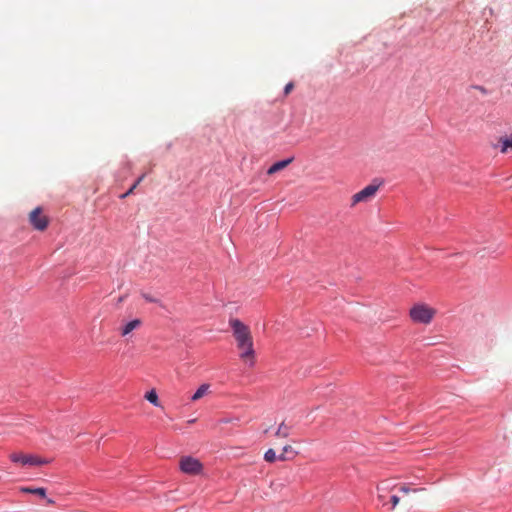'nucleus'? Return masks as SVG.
<instances>
[{
	"instance_id": "0eeeda50",
	"label": "nucleus",
	"mask_w": 512,
	"mask_h": 512,
	"mask_svg": "<svg viewBox=\"0 0 512 512\" xmlns=\"http://www.w3.org/2000/svg\"><path fill=\"white\" fill-rule=\"evenodd\" d=\"M240 350L239 357L245 363L249 365V367H253L255 364V350L253 347V340L243 343L240 346H237Z\"/></svg>"
},
{
	"instance_id": "f257e3e1",
	"label": "nucleus",
	"mask_w": 512,
	"mask_h": 512,
	"mask_svg": "<svg viewBox=\"0 0 512 512\" xmlns=\"http://www.w3.org/2000/svg\"><path fill=\"white\" fill-rule=\"evenodd\" d=\"M409 314L413 322L427 325L433 320L436 310L426 304H416Z\"/></svg>"
},
{
	"instance_id": "2eb2a0df",
	"label": "nucleus",
	"mask_w": 512,
	"mask_h": 512,
	"mask_svg": "<svg viewBox=\"0 0 512 512\" xmlns=\"http://www.w3.org/2000/svg\"><path fill=\"white\" fill-rule=\"evenodd\" d=\"M144 178H145V174H142L136 180V182L133 185H131L130 189L126 193L121 195V198H126L127 196L131 195L134 192V190L136 189V187L143 181Z\"/></svg>"
},
{
	"instance_id": "f3484780",
	"label": "nucleus",
	"mask_w": 512,
	"mask_h": 512,
	"mask_svg": "<svg viewBox=\"0 0 512 512\" xmlns=\"http://www.w3.org/2000/svg\"><path fill=\"white\" fill-rule=\"evenodd\" d=\"M292 451H293L292 446H290V445L284 446L283 453L278 457V459L281 460V461L287 460V457L285 456V454H287L289 452H292Z\"/></svg>"
},
{
	"instance_id": "4be33fe9",
	"label": "nucleus",
	"mask_w": 512,
	"mask_h": 512,
	"mask_svg": "<svg viewBox=\"0 0 512 512\" xmlns=\"http://www.w3.org/2000/svg\"><path fill=\"white\" fill-rule=\"evenodd\" d=\"M48 503H49V504H53V503H54V501H53V500H51V499H49V500H48Z\"/></svg>"
},
{
	"instance_id": "aec40b11",
	"label": "nucleus",
	"mask_w": 512,
	"mask_h": 512,
	"mask_svg": "<svg viewBox=\"0 0 512 512\" xmlns=\"http://www.w3.org/2000/svg\"><path fill=\"white\" fill-rule=\"evenodd\" d=\"M400 491H402L405 494H408L410 492V489L407 485L404 484L400 487Z\"/></svg>"
},
{
	"instance_id": "6e6552de",
	"label": "nucleus",
	"mask_w": 512,
	"mask_h": 512,
	"mask_svg": "<svg viewBox=\"0 0 512 512\" xmlns=\"http://www.w3.org/2000/svg\"><path fill=\"white\" fill-rule=\"evenodd\" d=\"M142 325V321L140 319H134L129 321L125 325L120 328L121 336L125 337L132 333L135 329H138Z\"/></svg>"
},
{
	"instance_id": "6ab92c4d",
	"label": "nucleus",
	"mask_w": 512,
	"mask_h": 512,
	"mask_svg": "<svg viewBox=\"0 0 512 512\" xmlns=\"http://www.w3.org/2000/svg\"><path fill=\"white\" fill-rule=\"evenodd\" d=\"M399 501H400V499H399V497H398V496L393 495V496L391 497V502H392V504H393V507H396V505H398Z\"/></svg>"
},
{
	"instance_id": "1a4fd4ad",
	"label": "nucleus",
	"mask_w": 512,
	"mask_h": 512,
	"mask_svg": "<svg viewBox=\"0 0 512 512\" xmlns=\"http://www.w3.org/2000/svg\"><path fill=\"white\" fill-rule=\"evenodd\" d=\"M500 152L502 154L508 153L512 149V134L510 136H503L499 139Z\"/></svg>"
},
{
	"instance_id": "a211bd4d",
	"label": "nucleus",
	"mask_w": 512,
	"mask_h": 512,
	"mask_svg": "<svg viewBox=\"0 0 512 512\" xmlns=\"http://www.w3.org/2000/svg\"><path fill=\"white\" fill-rule=\"evenodd\" d=\"M293 87H294L293 83H291V82H290V83H288V84L285 86V88H284V94H285V95H288V94L292 91Z\"/></svg>"
},
{
	"instance_id": "dca6fc26",
	"label": "nucleus",
	"mask_w": 512,
	"mask_h": 512,
	"mask_svg": "<svg viewBox=\"0 0 512 512\" xmlns=\"http://www.w3.org/2000/svg\"><path fill=\"white\" fill-rule=\"evenodd\" d=\"M276 458H277V457H276V453H275V451H274L273 449H268V450L265 452V454H264V459H265V461H267V462L272 463V462H274V461L276 460Z\"/></svg>"
},
{
	"instance_id": "412c9836",
	"label": "nucleus",
	"mask_w": 512,
	"mask_h": 512,
	"mask_svg": "<svg viewBox=\"0 0 512 512\" xmlns=\"http://www.w3.org/2000/svg\"><path fill=\"white\" fill-rule=\"evenodd\" d=\"M143 296H144V298H145L147 301H149V302H156V300H155L154 298H152V297H150V296H148V295H145V294H144Z\"/></svg>"
},
{
	"instance_id": "f8f14e48",
	"label": "nucleus",
	"mask_w": 512,
	"mask_h": 512,
	"mask_svg": "<svg viewBox=\"0 0 512 512\" xmlns=\"http://www.w3.org/2000/svg\"><path fill=\"white\" fill-rule=\"evenodd\" d=\"M145 399L156 407L160 406L159 398L155 390H151L145 394Z\"/></svg>"
},
{
	"instance_id": "39448f33",
	"label": "nucleus",
	"mask_w": 512,
	"mask_h": 512,
	"mask_svg": "<svg viewBox=\"0 0 512 512\" xmlns=\"http://www.w3.org/2000/svg\"><path fill=\"white\" fill-rule=\"evenodd\" d=\"M12 462L21 463L22 465L40 466L48 464L49 461L34 455H26L23 453H12L10 455Z\"/></svg>"
},
{
	"instance_id": "423d86ee",
	"label": "nucleus",
	"mask_w": 512,
	"mask_h": 512,
	"mask_svg": "<svg viewBox=\"0 0 512 512\" xmlns=\"http://www.w3.org/2000/svg\"><path fill=\"white\" fill-rule=\"evenodd\" d=\"M29 222L36 230L43 231L48 227L49 219L41 207H36L29 213Z\"/></svg>"
},
{
	"instance_id": "7ed1b4c3",
	"label": "nucleus",
	"mask_w": 512,
	"mask_h": 512,
	"mask_svg": "<svg viewBox=\"0 0 512 512\" xmlns=\"http://www.w3.org/2000/svg\"><path fill=\"white\" fill-rule=\"evenodd\" d=\"M381 184V182L376 183V180H374L372 183L364 187L362 190L355 193L351 198V206L354 207L358 203L368 202L371 199H373L376 193L378 192Z\"/></svg>"
},
{
	"instance_id": "20e7f679",
	"label": "nucleus",
	"mask_w": 512,
	"mask_h": 512,
	"mask_svg": "<svg viewBox=\"0 0 512 512\" xmlns=\"http://www.w3.org/2000/svg\"><path fill=\"white\" fill-rule=\"evenodd\" d=\"M181 472L188 475H199L203 470L202 463L192 456H182L179 460Z\"/></svg>"
},
{
	"instance_id": "4468645a",
	"label": "nucleus",
	"mask_w": 512,
	"mask_h": 512,
	"mask_svg": "<svg viewBox=\"0 0 512 512\" xmlns=\"http://www.w3.org/2000/svg\"><path fill=\"white\" fill-rule=\"evenodd\" d=\"M22 491L25 492V493H32V494L38 495L40 497H45L46 496V490L44 488H29V487H26V488H22Z\"/></svg>"
},
{
	"instance_id": "ddd939ff",
	"label": "nucleus",
	"mask_w": 512,
	"mask_h": 512,
	"mask_svg": "<svg viewBox=\"0 0 512 512\" xmlns=\"http://www.w3.org/2000/svg\"><path fill=\"white\" fill-rule=\"evenodd\" d=\"M289 434H290V427L288 425H286L284 422H282L279 425V427H278V429H277V431L275 433V435L277 437H283V438L288 437Z\"/></svg>"
},
{
	"instance_id": "9b49d317",
	"label": "nucleus",
	"mask_w": 512,
	"mask_h": 512,
	"mask_svg": "<svg viewBox=\"0 0 512 512\" xmlns=\"http://www.w3.org/2000/svg\"><path fill=\"white\" fill-rule=\"evenodd\" d=\"M291 162V158L276 162L268 169L267 174L272 175L287 167Z\"/></svg>"
},
{
	"instance_id": "f03ea898",
	"label": "nucleus",
	"mask_w": 512,
	"mask_h": 512,
	"mask_svg": "<svg viewBox=\"0 0 512 512\" xmlns=\"http://www.w3.org/2000/svg\"><path fill=\"white\" fill-rule=\"evenodd\" d=\"M229 325L232 328L233 336L236 340L237 346H240L243 343L253 340L249 327L247 325H245L239 319H236V318L230 319Z\"/></svg>"
},
{
	"instance_id": "9d476101",
	"label": "nucleus",
	"mask_w": 512,
	"mask_h": 512,
	"mask_svg": "<svg viewBox=\"0 0 512 512\" xmlns=\"http://www.w3.org/2000/svg\"><path fill=\"white\" fill-rule=\"evenodd\" d=\"M210 392V385L209 384H202L197 391L192 395L191 401L196 402L203 398L205 395L209 394Z\"/></svg>"
}]
</instances>
